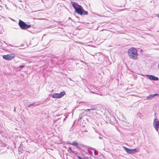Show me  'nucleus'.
<instances>
[{
    "label": "nucleus",
    "instance_id": "obj_11",
    "mask_svg": "<svg viewBox=\"0 0 159 159\" xmlns=\"http://www.w3.org/2000/svg\"><path fill=\"white\" fill-rule=\"evenodd\" d=\"M123 148L128 153H129V152L130 151V149H129V148H126L125 147H123Z\"/></svg>",
    "mask_w": 159,
    "mask_h": 159
},
{
    "label": "nucleus",
    "instance_id": "obj_17",
    "mask_svg": "<svg viewBox=\"0 0 159 159\" xmlns=\"http://www.w3.org/2000/svg\"><path fill=\"white\" fill-rule=\"evenodd\" d=\"M59 116H61V117H63L65 116V115L61 114L60 115H59Z\"/></svg>",
    "mask_w": 159,
    "mask_h": 159
},
{
    "label": "nucleus",
    "instance_id": "obj_16",
    "mask_svg": "<svg viewBox=\"0 0 159 159\" xmlns=\"http://www.w3.org/2000/svg\"><path fill=\"white\" fill-rule=\"evenodd\" d=\"M68 149L70 150L73 153H74L75 152L73 151L71 149V148L70 147H69L68 148Z\"/></svg>",
    "mask_w": 159,
    "mask_h": 159
},
{
    "label": "nucleus",
    "instance_id": "obj_13",
    "mask_svg": "<svg viewBox=\"0 0 159 159\" xmlns=\"http://www.w3.org/2000/svg\"><path fill=\"white\" fill-rule=\"evenodd\" d=\"M71 145H72L73 146H76V147H77V146L78 145V144L76 142L74 141V142H72V144H71Z\"/></svg>",
    "mask_w": 159,
    "mask_h": 159
},
{
    "label": "nucleus",
    "instance_id": "obj_7",
    "mask_svg": "<svg viewBox=\"0 0 159 159\" xmlns=\"http://www.w3.org/2000/svg\"><path fill=\"white\" fill-rule=\"evenodd\" d=\"M158 95V94L157 93H155L154 94H151L149 95L148 96L146 97V100H150L152 99L155 96Z\"/></svg>",
    "mask_w": 159,
    "mask_h": 159
},
{
    "label": "nucleus",
    "instance_id": "obj_15",
    "mask_svg": "<svg viewBox=\"0 0 159 159\" xmlns=\"http://www.w3.org/2000/svg\"><path fill=\"white\" fill-rule=\"evenodd\" d=\"M77 157L79 159H88V158L86 157H84V158H82L80 156H78Z\"/></svg>",
    "mask_w": 159,
    "mask_h": 159
},
{
    "label": "nucleus",
    "instance_id": "obj_25",
    "mask_svg": "<svg viewBox=\"0 0 159 159\" xmlns=\"http://www.w3.org/2000/svg\"><path fill=\"white\" fill-rule=\"evenodd\" d=\"M99 138L100 139H101L100 137H99Z\"/></svg>",
    "mask_w": 159,
    "mask_h": 159
},
{
    "label": "nucleus",
    "instance_id": "obj_6",
    "mask_svg": "<svg viewBox=\"0 0 159 159\" xmlns=\"http://www.w3.org/2000/svg\"><path fill=\"white\" fill-rule=\"evenodd\" d=\"M153 125L156 130L158 131L159 128V120L158 119L156 118L154 120Z\"/></svg>",
    "mask_w": 159,
    "mask_h": 159
},
{
    "label": "nucleus",
    "instance_id": "obj_3",
    "mask_svg": "<svg viewBox=\"0 0 159 159\" xmlns=\"http://www.w3.org/2000/svg\"><path fill=\"white\" fill-rule=\"evenodd\" d=\"M18 25L20 28L23 30L26 29L31 27L30 25H27L21 20H19Z\"/></svg>",
    "mask_w": 159,
    "mask_h": 159
},
{
    "label": "nucleus",
    "instance_id": "obj_9",
    "mask_svg": "<svg viewBox=\"0 0 159 159\" xmlns=\"http://www.w3.org/2000/svg\"><path fill=\"white\" fill-rule=\"evenodd\" d=\"M138 151L136 148L130 149L129 153L133 154L137 152Z\"/></svg>",
    "mask_w": 159,
    "mask_h": 159
},
{
    "label": "nucleus",
    "instance_id": "obj_8",
    "mask_svg": "<svg viewBox=\"0 0 159 159\" xmlns=\"http://www.w3.org/2000/svg\"><path fill=\"white\" fill-rule=\"evenodd\" d=\"M147 76H148L150 80H158V78L153 75H148Z\"/></svg>",
    "mask_w": 159,
    "mask_h": 159
},
{
    "label": "nucleus",
    "instance_id": "obj_22",
    "mask_svg": "<svg viewBox=\"0 0 159 159\" xmlns=\"http://www.w3.org/2000/svg\"><path fill=\"white\" fill-rule=\"evenodd\" d=\"M66 117L65 118H64V120H63V121H65V120H66Z\"/></svg>",
    "mask_w": 159,
    "mask_h": 159
},
{
    "label": "nucleus",
    "instance_id": "obj_21",
    "mask_svg": "<svg viewBox=\"0 0 159 159\" xmlns=\"http://www.w3.org/2000/svg\"><path fill=\"white\" fill-rule=\"evenodd\" d=\"M90 149H91L92 150H94V148H91Z\"/></svg>",
    "mask_w": 159,
    "mask_h": 159
},
{
    "label": "nucleus",
    "instance_id": "obj_5",
    "mask_svg": "<svg viewBox=\"0 0 159 159\" xmlns=\"http://www.w3.org/2000/svg\"><path fill=\"white\" fill-rule=\"evenodd\" d=\"M65 94V92H61L60 93H55L52 95V97L54 98H60L63 97Z\"/></svg>",
    "mask_w": 159,
    "mask_h": 159
},
{
    "label": "nucleus",
    "instance_id": "obj_23",
    "mask_svg": "<svg viewBox=\"0 0 159 159\" xmlns=\"http://www.w3.org/2000/svg\"><path fill=\"white\" fill-rule=\"evenodd\" d=\"M94 153H95V155H96L97 154V153H96V152L95 151V152H94Z\"/></svg>",
    "mask_w": 159,
    "mask_h": 159
},
{
    "label": "nucleus",
    "instance_id": "obj_26",
    "mask_svg": "<svg viewBox=\"0 0 159 159\" xmlns=\"http://www.w3.org/2000/svg\"><path fill=\"white\" fill-rule=\"evenodd\" d=\"M85 132H87V131H86V130H85Z\"/></svg>",
    "mask_w": 159,
    "mask_h": 159
},
{
    "label": "nucleus",
    "instance_id": "obj_1",
    "mask_svg": "<svg viewBox=\"0 0 159 159\" xmlns=\"http://www.w3.org/2000/svg\"><path fill=\"white\" fill-rule=\"evenodd\" d=\"M128 54L129 57L132 59H136L138 57L137 50L135 48H130L128 50Z\"/></svg>",
    "mask_w": 159,
    "mask_h": 159
},
{
    "label": "nucleus",
    "instance_id": "obj_10",
    "mask_svg": "<svg viewBox=\"0 0 159 159\" xmlns=\"http://www.w3.org/2000/svg\"><path fill=\"white\" fill-rule=\"evenodd\" d=\"M82 13L80 15H87L88 14V12L87 11H85L84 9H83L82 11Z\"/></svg>",
    "mask_w": 159,
    "mask_h": 159
},
{
    "label": "nucleus",
    "instance_id": "obj_24",
    "mask_svg": "<svg viewBox=\"0 0 159 159\" xmlns=\"http://www.w3.org/2000/svg\"><path fill=\"white\" fill-rule=\"evenodd\" d=\"M69 79L70 80H72L70 79V78H69Z\"/></svg>",
    "mask_w": 159,
    "mask_h": 159
},
{
    "label": "nucleus",
    "instance_id": "obj_20",
    "mask_svg": "<svg viewBox=\"0 0 159 159\" xmlns=\"http://www.w3.org/2000/svg\"><path fill=\"white\" fill-rule=\"evenodd\" d=\"M90 110H91L90 109H87L86 110H85V111H89Z\"/></svg>",
    "mask_w": 159,
    "mask_h": 159
},
{
    "label": "nucleus",
    "instance_id": "obj_14",
    "mask_svg": "<svg viewBox=\"0 0 159 159\" xmlns=\"http://www.w3.org/2000/svg\"><path fill=\"white\" fill-rule=\"evenodd\" d=\"M90 110H95L97 111V109L96 107H91Z\"/></svg>",
    "mask_w": 159,
    "mask_h": 159
},
{
    "label": "nucleus",
    "instance_id": "obj_18",
    "mask_svg": "<svg viewBox=\"0 0 159 159\" xmlns=\"http://www.w3.org/2000/svg\"><path fill=\"white\" fill-rule=\"evenodd\" d=\"M24 66H25L24 65H20V66L19 67H20L21 68H23Z\"/></svg>",
    "mask_w": 159,
    "mask_h": 159
},
{
    "label": "nucleus",
    "instance_id": "obj_12",
    "mask_svg": "<svg viewBox=\"0 0 159 159\" xmlns=\"http://www.w3.org/2000/svg\"><path fill=\"white\" fill-rule=\"evenodd\" d=\"M37 105H38V104H35V102H34V103H33L32 104H30L29 105H28V107H31V106L34 107V106H37Z\"/></svg>",
    "mask_w": 159,
    "mask_h": 159
},
{
    "label": "nucleus",
    "instance_id": "obj_4",
    "mask_svg": "<svg viewBox=\"0 0 159 159\" xmlns=\"http://www.w3.org/2000/svg\"><path fill=\"white\" fill-rule=\"evenodd\" d=\"M15 55L14 54H10L6 55H3L2 57L7 60H10L15 58Z\"/></svg>",
    "mask_w": 159,
    "mask_h": 159
},
{
    "label": "nucleus",
    "instance_id": "obj_19",
    "mask_svg": "<svg viewBox=\"0 0 159 159\" xmlns=\"http://www.w3.org/2000/svg\"><path fill=\"white\" fill-rule=\"evenodd\" d=\"M66 143L67 144H71H71H72V143H70V141H68Z\"/></svg>",
    "mask_w": 159,
    "mask_h": 159
},
{
    "label": "nucleus",
    "instance_id": "obj_2",
    "mask_svg": "<svg viewBox=\"0 0 159 159\" xmlns=\"http://www.w3.org/2000/svg\"><path fill=\"white\" fill-rule=\"evenodd\" d=\"M71 3L72 6L75 10V11L79 14H81L83 9L81 5H79L77 2H71Z\"/></svg>",
    "mask_w": 159,
    "mask_h": 159
}]
</instances>
